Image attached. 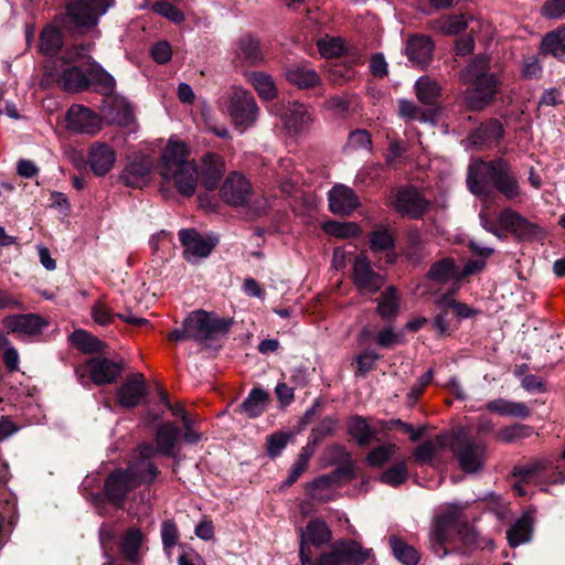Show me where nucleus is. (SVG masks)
Instances as JSON below:
<instances>
[{"label": "nucleus", "instance_id": "34", "mask_svg": "<svg viewBox=\"0 0 565 565\" xmlns=\"http://www.w3.org/2000/svg\"><path fill=\"white\" fill-rule=\"evenodd\" d=\"M57 84L65 92H82L88 87L89 78L79 67L72 66L61 73Z\"/></svg>", "mask_w": 565, "mask_h": 565}, {"label": "nucleus", "instance_id": "53", "mask_svg": "<svg viewBox=\"0 0 565 565\" xmlns=\"http://www.w3.org/2000/svg\"><path fill=\"white\" fill-rule=\"evenodd\" d=\"M292 435L285 431H276L267 437L266 451L270 458L278 457L286 448Z\"/></svg>", "mask_w": 565, "mask_h": 565}, {"label": "nucleus", "instance_id": "8", "mask_svg": "<svg viewBox=\"0 0 565 565\" xmlns=\"http://www.w3.org/2000/svg\"><path fill=\"white\" fill-rule=\"evenodd\" d=\"M227 111L233 124L244 131L255 124L259 109L250 92L243 88H235L232 92Z\"/></svg>", "mask_w": 565, "mask_h": 565}, {"label": "nucleus", "instance_id": "46", "mask_svg": "<svg viewBox=\"0 0 565 565\" xmlns=\"http://www.w3.org/2000/svg\"><path fill=\"white\" fill-rule=\"evenodd\" d=\"M109 116L111 121L119 126H128L134 121L132 107L124 98H114V102L110 105Z\"/></svg>", "mask_w": 565, "mask_h": 565}, {"label": "nucleus", "instance_id": "14", "mask_svg": "<svg viewBox=\"0 0 565 565\" xmlns=\"http://www.w3.org/2000/svg\"><path fill=\"white\" fill-rule=\"evenodd\" d=\"M222 200L231 206L248 205L254 196L249 181L238 172L230 173L221 186Z\"/></svg>", "mask_w": 565, "mask_h": 565}, {"label": "nucleus", "instance_id": "63", "mask_svg": "<svg viewBox=\"0 0 565 565\" xmlns=\"http://www.w3.org/2000/svg\"><path fill=\"white\" fill-rule=\"evenodd\" d=\"M541 12L545 18L559 19L565 14V0H546Z\"/></svg>", "mask_w": 565, "mask_h": 565}, {"label": "nucleus", "instance_id": "44", "mask_svg": "<svg viewBox=\"0 0 565 565\" xmlns=\"http://www.w3.org/2000/svg\"><path fill=\"white\" fill-rule=\"evenodd\" d=\"M398 307H399V300L397 297L396 288L391 286L377 299L376 312L383 319H391L397 315Z\"/></svg>", "mask_w": 565, "mask_h": 565}, {"label": "nucleus", "instance_id": "39", "mask_svg": "<svg viewBox=\"0 0 565 565\" xmlns=\"http://www.w3.org/2000/svg\"><path fill=\"white\" fill-rule=\"evenodd\" d=\"M418 100L425 105H434L441 94V86L428 76L419 77L415 83Z\"/></svg>", "mask_w": 565, "mask_h": 565}, {"label": "nucleus", "instance_id": "36", "mask_svg": "<svg viewBox=\"0 0 565 565\" xmlns=\"http://www.w3.org/2000/svg\"><path fill=\"white\" fill-rule=\"evenodd\" d=\"M487 409L503 416L526 418L530 416V408L524 403L511 402L503 398L490 401Z\"/></svg>", "mask_w": 565, "mask_h": 565}, {"label": "nucleus", "instance_id": "18", "mask_svg": "<svg viewBox=\"0 0 565 565\" xmlns=\"http://www.w3.org/2000/svg\"><path fill=\"white\" fill-rule=\"evenodd\" d=\"M331 537V531L323 521H310L306 526V532L301 533V544L299 552L301 565H312L308 542H310L312 545L319 546L328 543Z\"/></svg>", "mask_w": 565, "mask_h": 565}, {"label": "nucleus", "instance_id": "61", "mask_svg": "<svg viewBox=\"0 0 565 565\" xmlns=\"http://www.w3.org/2000/svg\"><path fill=\"white\" fill-rule=\"evenodd\" d=\"M326 231L337 237H348L356 235L359 226L355 223L329 222L326 224Z\"/></svg>", "mask_w": 565, "mask_h": 565}, {"label": "nucleus", "instance_id": "35", "mask_svg": "<svg viewBox=\"0 0 565 565\" xmlns=\"http://www.w3.org/2000/svg\"><path fill=\"white\" fill-rule=\"evenodd\" d=\"M246 79L262 99L271 100L277 97V88L274 78L269 74L264 72H249L246 74Z\"/></svg>", "mask_w": 565, "mask_h": 565}, {"label": "nucleus", "instance_id": "12", "mask_svg": "<svg viewBox=\"0 0 565 565\" xmlns=\"http://www.w3.org/2000/svg\"><path fill=\"white\" fill-rule=\"evenodd\" d=\"M352 279L363 295L376 294L385 284V277L376 273L364 254L355 256L352 264Z\"/></svg>", "mask_w": 565, "mask_h": 565}, {"label": "nucleus", "instance_id": "17", "mask_svg": "<svg viewBox=\"0 0 565 565\" xmlns=\"http://www.w3.org/2000/svg\"><path fill=\"white\" fill-rule=\"evenodd\" d=\"M3 327L11 333L35 337L42 333L49 322L36 313H20L7 316L2 320Z\"/></svg>", "mask_w": 565, "mask_h": 565}, {"label": "nucleus", "instance_id": "24", "mask_svg": "<svg viewBox=\"0 0 565 565\" xmlns=\"http://www.w3.org/2000/svg\"><path fill=\"white\" fill-rule=\"evenodd\" d=\"M493 188L508 201H516L524 195L516 174L503 159L501 160Z\"/></svg>", "mask_w": 565, "mask_h": 565}, {"label": "nucleus", "instance_id": "26", "mask_svg": "<svg viewBox=\"0 0 565 565\" xmlns=\"http://www.w3.org/2000/svg\"><path fill=\"white\" fill-rule=\"evenodd\" d=\"M434 49L435 44L429 36L413 35L407 40L405 54L414 66L425 67L433 58Z\"/></svg>", "mask_w": 565, "mask_h": 565}, {"label": "nucleus", "instance_id": "21", "mask_svg": "<svg viewBox=\"0 0 565 565\" xmlns=\"http://www.w3.org/2000/svg\"><path fill=\"white\" fill-rule=\"evenodd\" d=\"M147 393L143 375L141 373H134L118 387L117 399L120 406L132 408L140 404Z\"/></svg>", "mask_w": 565, "mask_h": 565}, {"label": "nucleus", "instance_id": "64", "mask_svg": "<svg viewBox=\"0 0 565 565\" xmlns=\"http://www.w3.org/2000/svg\"><path fill=\"white\" fill-rule=\"evenodd\" d=\"M92 317L96 323L107 326L113 321L115 316L104 302L96 301L92 307Z\"/></svg>", "mask_w": 565, "mask_h": 565}, {"label": "nucleus", "instance_id": "37", "mask_svg": "<svg viewBox=\"0 0 565 565\" xmlns=\"http://www.w3.org/2000/svg\"><path fill=\"white\" fill-rule=\"evenodd\" d=\"M544 55L561 57L565 54V25L545 34L540 46Z\"/></svg>", "mask_w": 565, "mask_h": 565}, {"label": "nucleus", "instance_id": "13", "mask_svg": "<svg viewBox=\"0 0 565 565\" xmlns=\"http://www.w3.org/2000/svg\"><path fill=\"white\" fill-rule=\"evenodd\" d=\"M392 205L403 217L419 220L428 212L430 202L414 188H401Z\"/></svg>", "mask_w": 565, "mask_h": 565}, {"label": "nucleus", "instance_id": "23", "mask_svg": "<svg viewBox=\"0 0 565 565\" xmlns=\"http://www.w3.org/2000/svg\"><path fill=\"white\" fill-rule=\"evenodd\" d=\"M179 236L184 247L183 256L191 263L209 256L214 247L212 243L207 242L195 230H181Z\"/></svg>", "mask_w": 565, "mask_h": 565}, {"label": "nucleus", "instance_id": "55", "mask_svg": "<svg viewBox=\"0 0 565 565\" xmlns=\"http://www.w3.org/2000/svg\"><path fill=\"white\" fill-rule=\"evenodd\" d=\"M337 427V420L331 417H326L311 429L310 440L312 444H318L324 438L332 436Z\"/></svg>", "mask_w": 565, "mask_h": 565}, {"label": "nucleus", "instance_id": "42", "mask_svg": "<svg viewBox=\"0 0 565 565\" xmlns=\"http://www.w3.org/2000/svg\"><path fill=\"white\" fill-rule=\"evenodd\" d=\"M394 556L404 565H417L419 562L418 552L398 536H391L388 540Z\"/></svg>", "mask_w": 565, "mask_h": 565}, {"label": "nucleus", "instance_id": "7", "mask_svg": "<svg viewBox=\"0 0 565 565\" xmlns=\"http://www.w3.org/2000/svg\"><path fill=\"white\" fill-rule=\"evenodd\" d=\"M501 160V158L491 161L476 160L469 164L467 186L472 194L484 199L492 194Z\"/></svg>", "mask_w": 565, "mask_h": 565}, {"label": "nucleus", "instance_id": "15", "mask_svg": "<svg viewBox=\"0 0 565 565\" xmlns=\"http://www.w3.org/2000/svg\"><path fill=\"white\" fill-rule=\"evenodd\" d=\"M498 223L501 230L522 241L532 239L541 233L540 226L510 207L500 212Z\"/></svg>", "mask_w": 565, "mask_h": 565}, {"label": "nucleus", "instance_id": "1", "mask_svg": "<svg viewBox=\"0 0 565 565\" xmlns=\"http://www.w3.org/2000/svg\"><path fill=\"white\" fill-rule=\"evenodd\" d=\"M190 151L182 141H170L159 163L160 175L166 181L173 182L178 192L183 196L194 194L199 171L196 164L189 159ZM225 161L223 157L214 152H207L201 158L200 178L206 190H215L225 174Z\"/></svg>", "mask_w": 565, "mask_h": 565}, {"label": "nucleus", "instance_id": "41", "mask_svg": "<svg viewBox=\"0 0 565 565\" xmlns=\"http://www.w3.org/2000/svg\"><path fill=\"white\" fill-rule=\"evenodd\" d=\"M532 522L529 516H522L508 531L507 539L512 547L527 543L532 537Z\"/></svg>", "mask_w": 565, "mask_h": 565}, {"label": "nucleus", "instance_id": "29", "mask_svg": "<svg viewBox=\"0 0 565 565\" xmlns=\"http://www.w3.org/2000/svg\"><path fill=\"white\" fill-rule=\"evenodd\" d=\"M504 136L503 125L497 119H490L487 122L481 124L475 129L469 140L475 146L490 147L495 146Z\"/></svg>", "mask_w": 565, "mask_h": 565}, {"label": "nucleus", "instance_id": "62", "mask_svg": "<svg viewBox=\"0 0 565 565\" xmlns=\"http://www.w3.org/2000/svg\"><path fill=\"white\" fill-rule=\"evenodd\" d=\"M522 76L526 79L539 78L542 74V65L536 56L525 57L521 67Z\"/></svg>", "mask_w": 565, "mask_h": 565}, {"label": "nucleus", "instance_id": "52", "mask_svg": "<svg viewBox=\"0 0 565 565\" xmlns=\"http://www.w3.org/2000/svg\"><path fill=\"white\" fill-rule=\"evenodd\" d=\"M408 470L404 461L395 463L393 467L384 471L380 480L388 486L397 487L404 483L407 479Z\"/></svg>", "mask_w": 565, "mask_h": 565}, {"label": "nucleus", "instance_id": "57", "mask_svg": "<svg viewBox=\"0 0 565 565\" xmlns=\"http://www.w3.org/2000/svg\"><path fill=\"white\" fill-rule=\"evenodd\" d=\"M530 431H531V428L529 426H525L522 424H515V425L502 428L498 433V438L505 443H512L516 439L527 437L530 435Z\"/></svg>", "mask_w": 565, "mask_h": 565}, {"label": "nucleus", "instance_id": "47", "mask_svg": "<svg viewBox=\"0 0 565 565\" xmlns=\"http://www.w3.org/2000/svg\"><path fill=\"white\" fill-rule=\"evenodd\" d=\"M429 279L446 282L456 277V266L451 258H443L434 263L428 271Z\"/></svg>", "mask_w": 565, "mask_h": 565}, {"label": "nucleus", "instance_id": "22", "mask_svg": "<svg viewBox=\"0 0 565 565\" xmlns=\"http://www.w3.org/2000/svg\"><path fill=\"white\" fill-rule=\"evenodd\" d=\"M328 201L330 211L342 216L350 215L360 205L354 190L343 184H337L329 191Z\"/></svg>", "mask_w": 565, "mask_h": 565}, {"label": "nucleus", "instance_id": "50", "mask_svg": "<svg viewBox=\"0 0 565 565\" xmlns=\"http://www.w3.org/2000/svg\"><path fill=\"white\" fill-rule=\"evenodd\" d=\"M395 246L393 233L387 228H379L370 235V248L373 252L392 250Z\"/></svg>", "mask_w": 565, "mask_h": 565}, {"label": "nucleus", "instance_id": "49", "mask_svg": "<svg viewBox=\"0 0 565 565\" xmlns=\"http://www.w3.org/2000/svg\"><path fill=\"white\" fill-rule=\"evenodd\" d=\"M444 446L445 438L438 435L434 440H428L419 445L414 451V458L419 463L430 462L436 456L437 451Z\"/></svg>", "mask_w": 565, "mask_h": 565}, {"label": "nucleus", "instance_id": "28", "mask_svg": "<svg viewBox=\"0 0 565 565\" xmlns=\"http://www.w3.org/2000/svg\"><path fill=\"white\" fill-rule=\"evenodd\" d=\"M88 162L96 175H105L116 162V152L106 143L95 142L90 147Z\"/></svg>", "mask_w": 565, "mask_h": 565}, {"label": "nucleus", "instance_id": "4", "mask_svg": "<svg viewBox=\"0 0 565 565\" xmlns=\"http://www.w3.org/2000/svg\"><path fill=\"white\" fill-rule=\"evenodd\" d=\"M451 450L466 473H477L483 469L487 446L481 439L470 437L463 430H459L451 444Z\"/></svg>", "mask_w": 565, "mask_h": 565}, {"label": "nucleus", "instance_id": "27", "mask_svg": "<svg viewBox=\"0 0 565 565\" xmlns=\"http://www.w3.org/2000/svg\"><path fill=\"white\" fill-rule=\"evenodd\" d=\"M281 120L289 132L299 134L311 125L313 120L312 111L303 104L288 103L281 114Z\"/></svg>", "mask_w": 565, "mask_h": 565}, {"label": "nucleus", "instance_id": "58", "mask_svg": "<svg viewBox=\"0 0 565 565\" xmlns=\"http://www.w3.org/2000/svg\"><path fill=\"white\" fill-rule=\"evenodd\" d=\"M545 468L546 466L544 460L535 459L524 466L515 467L513 473L514 476L520 477L521 482H526Z\"/></svg>", "mask_w": 565, "mask_h": 565}, {"label": "nucleus", "instance_id": "56", "mask_svg": "<svg viewBox=\"0 0 565 565\" xmlns=\"http://www.w3.org/2000/svg\"><path fill=\"white\" fill-rule=\"evenodd\" d=\"M394 449V444L375 447L369 452L366 461L372 467H381L392 457Z\"/></svg>", "mask_w": 565, "mask_h": 565}, {"label": "nucleus", "instance_id": "2", "mask_svg": "<svg viewBox=\"0 0 565 565\" xmlns=\"http://www.w3.org/2000/svg\"><path fill=\"white\" fill-rule=\"evenodd\" d=\"M490 61L486 55L475 57L461 72L460 78L465 84H471L465 92V103L470 110H481L494 98L498 78L489 73Z\"/></svg>", "mask_w": 565, "mask_h": 565}, {"label": "nucleus", "instance_id": "59", "mask_svg": "<svg viewBox=\"0 0 565 565\" xmlns=\"http://www.w3.org/2000/svg\"><path fill=\"white\" fill-rule=\"evenodd\" d=\"M152 10L174 23H180L184 20L183 13L168 1H158L153 3Z\"/></svg>", "mask_w": 565, "mask_h": 565}, {"label": "nucleus", "instance_id": "51", "mask_svg": "<svg viewBox=\"0 0 565 565\" xmlns=\"http://www.w3.org/2000/svg\"><path fill=\"white\" fill-rule=\"evenodd\" d=\"M179 530L172 520H166L161 524V541L164 553L170 557L171 550L179 542Z\"/></svg>", "mask_w": 565, "mask_h": 565}, {"label": "nucleus", "instance_id": "30", "mask_svg": "<svg viewBox=\"0 0 565 565\" xmlns=\"http://www.w3.org/2000/svg\"><path fill=\"white\" fill-rule=\"evenodd\" d=\"M286 79L300 89L316 87L320 83V76L307 64H292L285 68Z\"/></svg>", "mask_w": 565, "mask_h": 565}, {"label": "nucleus", "instance_id": "40", "mask_svg": "<svg viewBox=\"0 0 565 565\" xmlns=\"http://www.w3.org/2000/svg\"><path fill=\"white\" fill-rule=\"evenodd\" d=\"M70 340L84 353H97L106 347L102 340L83 329L75 330L70 335Z\"/></svg>", "mask_w": 565, "mask_h": 565}, {"label": "nucleus", "instance_id": "10", "mask_svg": "<svg viewBox=\"0 0 565 565\" xmlns=\"http://www.w3.org/2000/svg\"><path fill=\"white\" fill-rule=\"evenodd\" d=\"M137 451L138 454L129 462L128 467L124 469L136 488L141 484L152 483L160 473L159 469L151 461L156 456L154 446L142 444Z\"/></svg>", "mask_w": 565, "mask_h": 565}, {"label": "nucleus", "instance_id": "20", "mask_svg": "<svg viewBox=\"0 0 565 565\" xmlns=\"http://www.w3.org/2000/svg\"><path fill=\"white\" fill-rule=\"evenodd\" d=\"M90 379L96 385L114 383L122 373V364L107 358L95 356L87 361Z\"/></svg>", "mask_w": 565, "mask_h": 565}, {"label": "nucleus", "instance_id": "43", "mask_svg": "<svg viewBox=\"0 0 565 565\" xmlns=\"http://www.w3.org/2000/svg\"><path fill=\"white\" fill-rule=\"evenodd\" d=\"M469 18L466 14H452L440 18L434 22V29L445 35H456L468 26Z\"/></svg>", "mask_w": 565, "mask_h": 565}, {"label": "nucleus", "instance_id": "9", "mask_svg": "<svg viewBox=\"0 0 565 565\" xmlns=\"http://www.w3.org/2000/svg\"><path fill=\"white\" fill-rule=\"evenodd\" d=\"M370 556L371 550L356 541L342 540L334 543L330 552L321 554L316 565H361Z\"/></svg>", "mask_w": 565, "mask_h": 565}, {"label": "nucleus", "instance_id": "33", "mask_svg": "<svg viewBox=\"0 0 565 565\" xmlns=\"http://www.w3.org/2000/svg\"><path fill=\"white\" fill-rule=\"evenodd\" d=\"M268 401L269 394L260 387H255L249 392L236 412L244 414L248 418H256L266 411Z\"/></svg>", "mask_w": 565, "mask_h": 565}, {"label": "nucleus", "instance_id": "19", "mask_svg": "<svg viewBox=\"0 0 565 565\" xmlns=\"http://www.w3.org/2000/svg\"><path fill=\"white\" fill-rule=\"evenodd\" d=\"M135 488V484L124 469L113 471L104 483L107 501L117 508L122 507L126 495Z\"/></svg>", "mask_w": 565, "mask_h": 565}, {"label": "nucleus", "instance_id": "5", "mask_svg": "<svg viewBox=\"0 0 565 565\" xmlns=\"http://www.w3.org/2000/svg\"><path fill=\"white\" fill-rule=\"evenodd\" d=\"M114 4L115 0H68L64 22L79 29H93Z\"/></svg>", "mask_w": 565, "mask_h": 565}, {"label": "nucleus", "instance_id": "32", "mask_svg": "<svg viewBox=\"0 0 565 565\" xmlns=\"http://www.w3.org/2000/svg\"><path fill=\"white\" fill-rule=\"evenodd\" d=\"M180 429L171 422L161 424L156 431V455L171 456L178 444Z\"/></svg>", "mask_w": 565, "mask_h": 565}, {"label": "nucleus", "instance_id": "38", "mask_svg": "<svg viewBox=\"0 0 565 565\" xmlns=\"http://www.w3.org/2000/svg\"><path fill=\"white\" fill-rule=\"evenodd\" d=\"M143 540V534L139 529H129L122 536L120 552L125 559L137 562L139 559V551Z\"/></svg>", "mask_w": 565, "mask_h": 565}, {"label": "nucleus", "instance_id": "48", "mask_svg": "<svg viewBox=\"0 0 565 565\" xmlns=\"http://www.w3.org/2000/svg\"><path fill=\"white\" fill-rule=\"evenodd\" d=\"M89 82L97 86L98 93L104 96H113L116 88V81L108 72L102 67H94L89 73Z\"/></svg>", "mask_w": 565, "mask_h": 565}, {"label": "nucleus", "instance_id": "45", "mask_svg": "<svg viewBox=\"0 0 565 565\" xmlns=\"http://www.w3.org/2000/svg\"><path fill=\"white\" fill-rule=\"evenodd\" d=\"M63 40L60 31L54 26H46L40 35V50L43 54L53 56L62 47Z\"/></svg>", "mask_w": 565, "mask_h": 565}, {"label": "nucleus", "instance_id": "54", "mask_svg": "<svg viewBox=\"0 0 565 565\" xmlns=\"http://www.w3.org/2000/svg\"><path fill=\"white\" fill-rule=\"evenodd\" d=\"M320 54L326 58L340 56L344 51V43L339 38L321 39L317 43Z\"/></svg>", "mask_w": 565, "mask_h": 565}, {"label": "nucleus", "instance_id": "25", "mask_svg": "<svg viewBox=\"0 0 565 565\" xmlns=\"http://www.w3.org/2000/svg\"><path fill=\"white\" fill-rule=\"evenodd\" d=\"M151 161L146 157L131 159L119 175V180L130 188H142L149 182Z\"/></svg>", "mask_w": 565, "mask_h": 565}, {"label": "nucleus", "instance_id": "16", "mask_svg": "<svg viewBox=\"0 0 565 565\" xmlns=\"http://www.w3.org/2000/svg\"><path fill=\"white\" fill-rule=\"evenodd\" d=\"M66 127L76 134L95 135L102 128L99 116L82 105H72L66 114Z\"/></svg>", "mask_w": 565, "mask_h": 565}, {"label": "nucleus", "instance_id": "60", "mask_svg": "<svg viewBox=\"0 0 565 565\" xmlns=\"http://www.w3.org/2000/svg\"><path fill=\"white\" fill-rule=\"evenodd\" d=\"M456 532L467 547H473L477 544L478 534L477 532L461 518V510L459 509V525Z\"/></svg>", "mask_w": 565, "mask_h": 565}, {"label": "nucleus", "instance_id": "31", "mask_svg": "<svg viewBox=\"0 0 565 565\" xmlns=\"http://www.w3.org/2000/svg\"><path fill=\"white\" fill-rule=\"evenodd\" d=\"M348 433L359 446H367L382 430L379 422L374 426H371L366 418L354 416L349 420Z\"/></svg>", "mask_w": 565, "mask_h": 565}, {"label": "nucleus", "instance_id": "11", "mask_svg": "<svg viewBox=\"0 0 565 565\" xmlns=\"http://www.w3.org/2000/svg\"><path fill=\"white\" fill-rule=\"evenodd\" d=\"M232 54L236 66L256 67L266 61L260 40L250 33L242 34L235 40Z\"/></svg>", "mask_w": 565, "mask_h": 565}, {"label": "nucleus", "instance_id": "6", "mask_svg": "<svg viewBox=\"0 0 565 565\" xmlns=\"http://www.w3.org/2000/svg\"><path fill=\"white\" fill-rule=\"evenodd\" d=\"M459 525V508L449 507L438 515L428 534L429 550L439 558H445L450 552L446 545L452 541V532Z\"/></svg>", "mask_w": 565, "mask_h": 565}, {"label": "nucleus", "instance_id": "3", "mask_svg": "<svg viewBox=\"0 0 565 565\" xmlns=\"http://www.w3.org/2000/svg\"><path fill=\"white\" fill-rule=\"evenodd\" d=\"M232 324V319L218 318L204 310H198L188 316L182 327L174 329L168 339L175 342L193 340L203 343L226 334Z\"/></svg>", "mask_w": 565, "mask_h": 565}]
</instances>
